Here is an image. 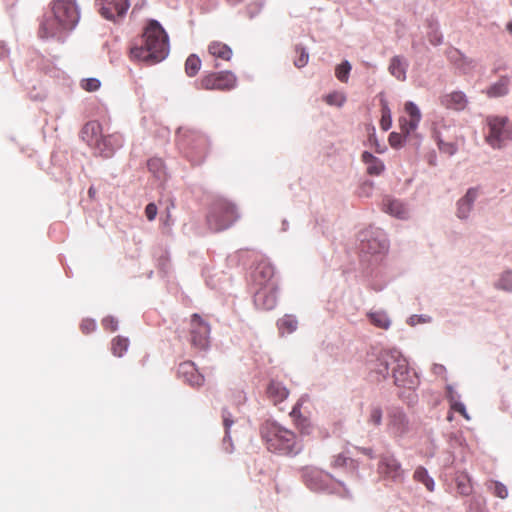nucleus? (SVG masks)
<instances>
[{
    "instance_id": "obj_5",
    "label": "nucleus",
    "mask_w": 512,
    "mask_h": 512,
    "mask_svg": "<svg viewBox=\"0 0 512 512\" xmlns=\"http://www.w3.org/2000/svg\"><path fill=\"white\" fill-rule=\"evenodd\" d=\"M305 485L312 491L349 496V491L342 481L336 480L331 474L316 467H305L302 470Z\"/></svg>"
},
{
    "instance_id": "obj_47",
    "label": "nucleus",
    "mask_w": 512,
    "mask_h": 512,
    "mask_svg": "<svg viewBox=\"0 0 512 512\" xmlns=\"http://www.w3.org/2000/svg\"><path fill=\"white\" fill-rule=\"evenodd\" d=\"M491 489L493 493L501 499H505L508 496L507 487L500 482H493Z\"/></svg>"
},
{
    "instance_id": "obj_60",
    "label": "nucleus",
    "mask_w": 512,
    "mask_h": 512,
    "mask_svg": "<svg viewBox=\"0 0 512 512\" xmlns=\"http://www.w3.org/2000/svg\"><path fill=\"white\" fill-rule=\"evenodd\" d=\"M290 416L293 418L294 422H296L297 419H301L302 418V415H301V412H300V404L297 403L292 411L290 412Z\"/></svg>"
},
{
    "instance_id": "obj_45",
    "label": "nucleus",
    "mask_w": 512,
    "mask_h": 512,
    "mask_svg": "<svg viewBox=\"0 0 512 512\" xmlns=\"http://www.w3.org/2000/svg\"><path fill=\"white\" fill-rule=\"evenodd\" d=\"M101 82L97 78H87L83 79L81 82V87L89 92H93L99 89Z\"/></svg>"
},
{
    "instance_id": "obj_2",
    "label": "nucleus",
    "mask_w": 512,
    "mask_h": 512,
    "mask_svg": "<svg viewBox=\"0 0 512 512\" xmlns=\"http://www.w3.org/2000/svg\"><path fill=\"white\" fill-rule=\"evenodd\" d=\"M51 12L52 15L45 17L40 24L39 37L63 41L80 20L79 6L76 0H54Z\"/></svg>"
},
{
    "instance_id": "obj_42",
    "label": "nucleus",
    "mask_w": 512,
    "mask_h": 512,
    "mask_svg": "<svg viewBox=\"0 0 512 512\" xmlns=\"http://www.w3.org/2000/svg\"><path fill=\"white\" fill-rule=\"evenodd\" d=\"M457 490L461 495L467 496L471 493L470 480L466 476L457 478Z\"/></svg>"
},
{
    "instance_id": "obj_19",
    "label": "nucleus",
    "mask_w": 512,
    "mask_h": 512,
    "mask_svg": "<svg viewBox=\"0 0 512 512\" xmlns=\"http://www.w3.org/2000/svg\"><path fill=\"white\" fill-rule=\"evenodd\" d=\"M274 275L275 269L268 262H260L252 273L253 280L259 287H264L265 285H276Z\"/></svg>"
},
{
    "instance_id": "obj_25",
    "label": "nucleus",
    "mask_w": 512,
    "mask_h": 512,
    "mask_svg": "<svg viewBox=\"0 0 512 512\" xmlns=\"http://www.w3.org/2000/svg\"><path fill=\"white\" fill-rule=\"evenodd\" d=\"M267 394L274 404H277L288 397L289 391L281 382L271 381L267 387Z\"/></svg>"
},
{
    "instance_id": "obj_44",
    "label": "nucleus",
    "mask_w": 512,
    "mask_h": 512,
    "mask_svg": "<svg viewBox=\"0 0 512 512\" xmlns=\"http://www.w3.org/2000/svg\"><path fill=\"white\" fill-rule=\"evenodd\" d=\"M295 424L302 435H309L312 432V424L305 417L297 419Z\"/></svg>"
},
{
    "instance_id": "obj_1",
    "label": "nucleus",
    "mask_w": 512,
    "mask_h": 512,
    "mask_svg": "<svg viewBox=\"0 0 512 512\" xmlns=\"http://www.w3.org/2000/svg\"><path fill=\"white\" fill-rule=\"evenodd\" d=\"M367 363L378 380H385L391 375L396 386L409 390L415 389L419 383L416 373L409 367L407 358L398 348H385L371 353Z\"/></svg>"
},
{
    "instance_id": "obj_35",
    "label": "nucleus",
    "mask_w": 512,
    "mask_h": 512,
    "mask_svg": "<svg viewBox=\"0 0 512 512\" xmlns=\"http://www.w3.org/2000/svg\"><path fill=\"white\" fill-rule=\"evenodd\" d=\"M414 479L422 483L429 491H433L435 482L432 477L429 476L428 471L424 467H418L414 472Z\"/></svg>"
},
{
    "instance_id": "obj_48",
    "label": "nucleus",
    "mask_w": 512,
    "mask_h": 512,
    "mask_svg": "<svg viewBox=\"0 0 512 512\" xmlns=\"http://www.w3.org/2000/svg\"><path fill=\"white\" fill-rule=\"evenodd\" d=\"M431 317L428 316V315H425V314H421V315H417V314H414L412 316H410L408 318V324L410 326H416L418 324H422V323H429L431 322Z\"/></svg>"
},
{
    "instance_id": "obj_27",
    "label": "nucleus",
    "mask_w": 512,
    "mask_h": 512,
    "mask_svg": "<svg viewBox=\"0 0 512 512\" xmlns=\"http://www.w3.org/2000/svg\"><path fill=\"white\" fill-rule=\"evenodd\" d=\"M147 167L158 182L164 183L166 181L167 172L163 160L161 158L149 159L147 162Z\"/></svg>"
},
{
    "instance_id": "obj_41",
    "label": "nucleus",
    "mask_w": 512,
    "mask_h": 512,
    "mask_svg": "<svg viewBox=\"0 0 512 512\" xmlns=\"http://www.w3.org/2000/svg\"><path fill=\"white\" fill-rule=\"evenodd\" d=\"M437 137V145L441 152L446 153L450 156L454 155L457 152V146L453 142H445L438 135Z\"/></svg>"
},
{
    "instance_id": "obj_20",
    "label": "nucleus",
    "mask_w": 512,
    "mask_h": 512,
    "mask_svg": "<svg viewBox=\"0 0 512 512\" xmlns=\"http://www.w3.org/2000/svg\"><path fill=\"white\" fill-rule=\"evenodd\" d=\"M440 103L447 109L462 111L466 108L468 99L464 92L453 91L441 96Z\"/></svg>"
},
{
    "instance_id": "obj_37",
    "label": "nucleus",
    "mask_w": 512,
    "mask_h": 512,
    "mask_svg": "<svg viewBox=\"0 0 512 512\" xmlns=\"http://www.w3.org/2000/svg\"><path fill=\"white\" fill-rule=\"evenodd\" d=\"M405 112L409 115L410 120H412V127H418L422 115L419 107L413 101H407L405 103Z\"/></svg>"
},
{
    "instance_id": "obj_7",
    "label": "nucleus",
    "mask_w": 512,
    "mask_h": 512,
    "mask_svg": "<svg viewBox=\"0 0 512 512\" xmlns=\"http://www.w3.org/2000/svg\"><path fill=\"white\" fill-rule=\"evenodd\" d=\"M357 248L361 257L377 256L388 251L389 242L382 229L370 226L357 234Z\"/></svg>"
},
{
    "instance_id": "obj_32",
    "label": "nucleus",
    "mask_w": 512,
    "mask_h": 512,
    "mask_svg": "<svg viewBox=\"0 0 512 512\" xmlns=\"http://www.w3.org/2000/svg\"><path fill=\"white\" fill-rule=\"evenodd\" d=\"M510 80L508 77H501L496 83H493L487 89V95L489 97H501L508 93Z\"/></svg>"
},
{
    "instance_id": "obj_54",
    "label": "nucleus",
    "mask_w": 512,
    "mask_h": 512,
    "mask_svg": "<svg viewBox=\"0 0 512 512\" xmlns=\"http://www.w3.org/2000/svg\"><path fill=\"white\" fill-rule=\"evenodd\" d=\"M451 408L460 413L465 419L470 420V416L467 413L466 407L464 403H462L460 400L455 402L454 404H451Z\"/></svg>"
},
{
    "instance_id": "obj_18",
    "label": "nucleus",
    "mask_w": 512,
    "mask_h": 512,
    "mask_svg": "<svg viewBox=\"0 0 512 512\" xmlns=\"http://www.w3.org/2000/svg\"><path fill=\"white\" fill-rule=\"evenodd\" d=\"M121 146L122 139L120 135L113 134L105 137L101 135L93 150L95 154L109 158L114 154L115 150Z\"/></svg>"
},
{
    "instance_id": "obj_52",
    "label": "nucleus",
    "mask_w": 512,
    "mask_h": 512,
    "mask_svg": "<svg viewBox=\"0 0 512 512\" xmlns=\"http://www.w3.org/2000/svg\"><path fill=\"white\" fill-rule=\"evenodd\" d=\"M400 125L401 131L405 136L409 135L410 133L414 132L417 129V127H412V120H407L406 118L400 119Z\"/></svg>"
},
{
    "instance_id": "obj_8",
    "label": "nucleus",
    "mask_w": 512,
    "mask_h": 512,
    "mask_svg": "<svg viewBox=\"0 0 512 512\" xmlns=\"http://www.w3.org/2000/svg\"><path fill=\"white\" fill-rule=\"evenodd\" d=\"M239 218L235 204L218 199L213 202L207 215V224L211 231L219 232L231 227Z\"/></svg>"
},
{
    "instance_id": "obj_36",
    "label": "nucleus",
    "mask_w": 512,
    "mask_h": 512,
    "mask_svg": "<svg viewBox=\"0 0 512 512\" xmlns=\"http://www.w3.org/2000/svg\"><path fill=\"white\" fill-rule=\"evenodd\" d=\"M201 68V59L196 54L188 56L185 62V72L189 77L195 76Z\"/></svg>"
},
{
    "instance_id": "obj_29",
    "label": "nucleus",
    "mask_w": 512,
    "mask_h": 512,
    "mask_svg": "<svg viewBox=\"0 0 512 512\" xmlns=\"http://www.w3.org/2000/svg\"><path fill=\"white\" fill-rule=\"evenodd\" d=\"M494 288L506 293H512V269H507L498 275Z\"/></svg>"
},
{
    "instance_id": "obj_9",
    "label": "nucleus",
    "mask_w": 512,
    "mask_h": 512,
    "mask_svg": "<svg viewBox=\"0 0 512 512\" xmlns=\"http://www.w3.org/2000/svg\"><path fill=\"white\" fill-rule=\"evenodd\" d=\"M413 430V424L403 408L392 406L388 409L386 431L391 438L399 442L409 437Z\"/></svg>"
},
{
    "instance_id": "obj_55",
    "label": "nucleus",
    "mask_w": 512,
    "mask_h": 512,
    "mask_svg": "<svg viewBox=\"0 0 512 512\" xmlns=\"http://www.w3.org/2000/svg\"><path fill=\"white\" fill-rule=\"evenodd\" d=\"M96 328V322L93 319H85L81 323V330L83 333H90Z\"/></svg>"
},
{
    "instance_id": "obj_22",
    "label": "nucleus",
    "mask_w": 512,
    "mask_h": 512,
    "mask_svg": "<svg viewBox=\"0 0 512 512\" xmlns=\"http://www.w3.org/2000/svg\"><path fill=\"white\" fill-rule=\"evenodd\" d=\"M383 209L386 213L398 219H407L409 210L400 200L387 198L383 201Z\"/></svg>"
},
{
    "instance_id": "obj_30",
    "label": "nucleus",
    "mask_w": 512,
    "mask_h": 512,
    "mask_svg": "<svg viewBox=\"0 0 512 512\" xmlns=\"http://www.w3.org/2000/svg\"><path fill=\"white\" fill-rule=\"evenodd\" d=\"M208 51L212 56H215L223 60H230V58L232 57L231 48L228 45L221 42L210 43L208 46Z\"/></svg>"
},
{
    "instance_id": "obj_23",
    "label": "nucleus",
    "mask_w": 512,
    "mask_h": 512,
    "mask_svg": "<svg viewBox=\"0 0 512 512\" xmlns=\"http://www.w3.org/2000/svg\"><path fill=\"white\" fill-rule=\"evenodd\" d=\"M448 58L464 74L469 73L475 67V62L457 49L450 50Z\"/></svg>"
},
{
    "instance_id": "obj_28",
    "label": "nucleus",
    "mask_w": 512,
    "mask_h": 512,
    "mask_svg": "<svg viewBox=\"0 0 512 512\" xmlns=\"http://www.w3.org/2000/svg\"><path fill=\"white\" fill-rule=\"evenodd\" d=\"M363 161L367 165V172L371 175H380L384 170V164L370 152L365 151L362 155Z\"/></svg>"
},
{
    "instance_id": "obj_6",
    "label": "nucleus",
    "mask_w": 512,
    "mask_h": 512,
    "mask_svg": "<svg viewBox=\"0 0 512 512\" xmlns=\"http://www.w3.org/2000/svg\"><path fill=\"white\" fill-rule=\"evenodd\" d=\"M485 125V141L492 149H504L512 141V123L508 117L488 115Z\"/></svg>"
},
{
    "instance_id": "obj_53",
    "label": "nucleus",
    "mask_w": 512,
    "mask_h": 512,
    "mask_svg": "<svg viewBox=\"0 0 512 512\" xmlns=\"http://www.w3.org/2000/svg\"><path fill=\"white\" fill-rule=\"evenodd\" d=\"M399 397L409 406L415 405L418 401V396L413 391H409L407 395H405V393H401Z\"/></svg>"
},
{
    "instance_id": "obj_24",
    "label": "nucleus",
    "mask_w": 512,
    "mask_h": 512,
    "mask_svg": "<svg viewBox=\"0 0 512 512\" xmlns=\"http://www.w3.org/2000/svg\"><path fill=\"white\" fill-rule=\"evenodd\" d=\"M409 63L406 58L403 56H394L389 64V72L392 76L397 78L400 81H404L406 79V72Z\"/></svg>"
},
{
    "instance_id": "obj_10",
    "label": "nucleus",
    "mask_w": 512,
    "mask_h": 512,
    "mask_svg": "<svg viewBox=\"0 0 512 512\" xmlns=\"http://www.w3.org/2000/svg\"><path fill=\"white\" fill-rule=\"evenodd\" d=\"M377 473L387 485H398L406 478L405 470L397 457L390 452L380 455L377 465Z\"/></svg>"
},
{
    "instance_id": "obj_3",
    "label": "nucleus",
    "mask_w": 512,
    "mask_h": 512,
    "mask_svg": "<svg viewBox=\"0 0 512 512\" xmlns=\"http://www.w3.org/2000/svg\"><path fill=\"white\" fill-rule=\"evenodd\" d=\"M169 38L157 20H150L143 34V45L131 48V57L148 64L164 60L169 54Z\"/></svg>"
},
{
    "instance_id": "obj_46",
    "label": "nucleus",
    "mask_w": 512,
    "mask_h": 512,
    "mask_svg": "<svg viewBox=\"0 0 512 512\" xmlns=\"http://www.w3.org/2000/svg\"><path fill=\"white\" fill-rule=\"evenodd\" d=\"M430 31L428 33L429 41L432 45L437 46L442 43V35L438 31L437 25L430 24Z\"/></svg>"
},
{
    "instance_id": "obj_62",
    "label": "nucleus",
    "mask_w": 512,
    "mask_h": 512,
    "mask_svg": "<svg viewBox=\"0 0 512 512\" xmlns=\"http://www.w3.org/2000/svg\"><path fill=\"white\" fill-rule=\"evenodd\" d=\"M445 367L442 364H434L433 372L437 375H440L445 372Z\"/></svg>"
},
{
    "instance_id": "obj_4",
    "label": "nucleus",
    "mask_w": 512,
    "mask_h": 512,
    "mask_svg": "<svg viewBox=\"0 0 512 512\" xmlns=\"http://www.w3.org/2000/svg\"><path fill=\"white\" fill-rule=\"evenodd\" d=\"M260 433L271 452L295 456L303 449L296 435L276 422L266 421L261 426Z\"/></svg>"
},
{
    "instance_id": "obj_50",
    "label": "nucleus",
    "mask_w": 512,
    "mask_h": 512,
    "mask_svg": "<svg viewBox=\"0 0 512 512\" xmlns=\"http://www.w3.org/2000/svg\"><path fill=\"white\" fill-rule=\"evenodd\" d=\"M332 465L335 468L353 465V460L351 458L345 457L342 454H339L334 458Z\"/></svg>"
},
{
    "instance_id": "obj_16",
    "label": "nucleus",
    "mask_w": 512,
    "mask_h": 512,
    "mask_svg": "<svg viewBox=\"0 0 512 512\" xmlns=\"http://www.w3.org/2000/svg\"><path fill=\"white\" fill-rule=\"evenodd\" d=\"M479 197V188H469L456 204V216L460 220H467L473 211L475 201Z\"/></svg>"
},
{
    "instance_id": "obj_61",
    "label": "nucleus",
    "mask_w": 512,
    "mask_h": 512,
    "mask_svg": "<svg viewBox=\"0 0 512 512\" xmlns=\"http://www.w3.org/2000/svg\"><path fill=\"white\" fill-rule=\"evenodd\" d=\"M9 54V49L4 42H0V58H5Z\"/></svg>"
},
{
    "instance_id": "obj_49",
    "label": "nucleus",
    "mask_w": 512,
    "mask_h": 512,
    "mask_svg": "<svg viewBox=\"0 0 512 512\" xmlns=\"http://www.w3.org/2000/svg\"><path fill=\"white\" fill-rule=\"evenodd\" d=\"M380 124H381V128L384 131H387L391 128V125H392L391 113L387 107L383 108Z\"/></svg>"
},
{
    "instance_id": "obj_56",
    "label": "nucleus",
    "mask_w": 512,
    "mask_h": 512,
    "mask_svg": "<svg viewBox=\"0 0 512 512\" xmlns=\"http://www.w3.org/2000/svg\"><path fill=\"white\" fill-rule=\"evenodd\" d=\"M102 324L106 329H110L111 331H116L118 329L117 319L111 316L104 318Z\"/></svg>"
},
{
    "instance_id": "obj_31",
    "label": "nucleus",
    "mask_w": 512,
    "mask_h": 512,
    "mask_svg": "<svg viewBox=\"0 0 512 512\" xmlns=\"http://www.w3.org/2000/svg\"><path fill=\"white\" fill-rule=\"evenodd\" d=\"M368 318L374 326L381 329L387 330L391 325V319L383 310L372 311L368 313Z\"/></svg>"
},
{
    "instance_id": "obj_51",
    "label": "nucleus",
    "mask_w": 512,
    "mask_h": 512,
    "mask_svg": "<svg viewBox=\"0 0 512 512\" xmlns=\"http://www.w3.org/2000/svg\"><path fill=\"white\" fill-rule=\"evenodd\" d=\"M403 135L401 133H397V132H392L390 133L389 135V143L392 147L394 148H399L402 146V143H403Z\"/></svg>"
},
{
    "instance_id": "obj_34",
    "label": "nucleus",
    "mask_w": 512,
    "mask_h": 512,
    "mask_svg": "<svg viewBox=\"0 0 512 512\" xmlns=\"http://www.w3.org/2000/svg\"><path fill=\"white\" fill-rule=\"evenodd\" d=\"M277 325L281 334H290L297 329L298 321L292 315H285L283 318L278 320Z\"/></svg>"
},
{
    "instance_id": "obj_21",
    "label": "nucleus",
    "mask_w": 512,
    "mask_h": 512,
    "mask_svg": "<svg viewBox=\"0 0 512 512\" xmlns=\"http://www.w3.org/2000/svg\"><path fill=\"white\" fill-rule=\"evenodd\" d=\"M102 133H101V127H100V124L95 122V121H91V122H88L84 125V127L82 128L81 130V138L84 142L87 143V145L89 147H91L92 149L95 148L97 142L99 141L100 137H101Z\"/></svg>"
},
{
    "instance_id": "obj_40",
    "label": "nucleus",
    "mask_w": 512,
    "mask_h": 512,
    "mask_svg": "<svg viewBox=\"0 0 512 512\" xmlns=\"http://www.w3.org/2000/svg\"><path fill=\"white\" fill-rule=\"evenodd\" d=\"M351 68V64L347 60L339 64L335 69V75L337 79L343 83H346L348 81Z\"/></svg>"
},
{
    "instance_id": "obj_43",
    "label": "nucleus",
    "mask_w": 512,
    "mask_h": 512,
    "mask_svg": "<svg viewBox=\"0 0 512 512\" xmlns=\"http://www.w3.org/2000/svg\"><path fill=\"white\" fill-rule=\"evenodd\" d=\"M327 104L341 107L344 105L346 98L343 94L334 92L330 93L325 98Z\"/></svg>"
},
{
    "instance_id": "obj_39",
    "label": "nucleus",
    "mask_w": 512,
    "mask_h": 512,
    "mask_svg": "<svg viewBox=\"0 0 512 512\" xmlns=\"http://www.w3.org/2000/svg\"><path fill=\"white\" fill-rule=\"evenodd\" d=\"M295 53H296V58L294 59V65L297 68L305 67L309 61V53L306 50V48H304L300 45H297L295 47Z\"/></svg>"
},
{
    "instance_id": "obj_14",
    "label": "nucleus",
    "mask_w": 512,
    "mask_h": 512,
    "mask_svg": "<svg viewBox=\"0 0 512 512\" xmlns=\"http://www.w3.org/2000/svg\"><path fill=\"white\" fill-rule=\"evenodd\" d=\"M100 14L107 20L122 18L130 7L129 0H95Z\"/></svg>"
},
{
    "instance_id": "obj_11",
    "label": "nucleus",
    "mask_w": 512,
    "mask_h": 512,
    "mask_svg": "<svg viewBox=\"0 0 512 512\" xmlns=\"http://www.w3.org/2000/svg\"><path fill=\"white\" fill-rule=\"evenodd\" d=\"M177 142L183 149H189L197 156H201L209 144L204 134L186 127H180L177 130Z\"/></svg>"
},
{
    "instance_id": "obj_38",
    "label": "nucleus",
    "mask_w": 512,
    "mask_h": 512,
    "mask_svg": "<svg viewBox=\"0 0 512 512\" xmlns=\"http://www.w3.org/2000/svg\"><path fill=\"white\" fill-rule=\"evenodd\" d=\"M129 341L127 338L116 337L112 341V353L117 357H122L127 351Z\"/></svg>"
},
{
    "instance_id": "obj_63",
    "label": "nucleus",
    "mask_w": 512,
    "mask_h": 512,
    "mask_svg": "<svg viewBox=\"0 0 512 512\" xmlns=\"http://www.w3.org/2000/svg\"><path fill=\"white\" fill-rule=\"evenodd\" d=\"M362 452L366 454L369 458L373 459L375 458L374 451L371 448H363Z\"/></svg>"
},
{
    "instance_id": "obj_17",
    "label": "nucleus",
    "mask_w": 512,
    "mask_h": 512,
    "mask_svg": "<svg viewBox=\"0 0 512 512\" xmlns=\"http://www.w3.org/2000/svg\"><path fill=\"white\" fill-rule=\"evenodd\" d=\"M177 373L179 378L193 387L201 386L204 382V376L197 370L192 361L180 363Z\"/></svg>"
},
{
    "instance_id": "obj_59",
    "label": "nucleus",
    "mask_w": 512,
    "mask_h": 512,
    "mask_svg": "<svg viewBox=\"0 0 512 512\" xmlns=\"http://www.w3.org/2000/svg\"><path fill=\"white\" fill-rule=\"evenodd\" d=\"M261 8H262V4L256 3L253 5H249L247 7V13H248L249 17L253 18L254 16H256L260 12Z\"/></svg>"
},
{
    "instance_id": "obj_26",
    "label": "nucleus",
    "mask_w": 512,
    "mask_h": 512,
    "mask_svg": "<svg viewBox=\"0 0 512 512\" xmlns=\"http://www.w3.org/2000/svg\"><path fill=\"white\" fill-rule=\"evenodd\" d=\"M222 419L223 426L225 428V436L223 438V449L226 452L231 453L233 451V444L231 442L230 437V428L234 424V419L232 414L226 408L222 410Z\"/></svg>"
},
{
    "instance_id": "obj_13",
    "label": "nucleus",
    "mask_w": 512,
    "mask_h": 512,
    "mask_svg": "<svg viewBox=\"0 0 512 512\" xmlns=\"http://www.w3.org/2000/svg\"><path fill=\"white\" fill-rule=\"evenodd\" d=\"M236 83L237 77L231 71L210 73L201 79V87L206 90H231Z\"/></svg>"
},
{
    "instance_id": "obj_64",
    "label": "nucleus",
    "mask_w": 512,
    "mask_h": 512,
    "mask_svg": "<svg viewBox=\"0 0 512 512\" xmlns=\"http://www.w3.org/2000/svg\"><path fill=\"white\" fill-rule=\"evenodd\" d=\"M88 193H89L90 197H93L95 195V189L93 187H90L88 190Z\"/></svg>"
},
{
    "instance_id": "obj_15",
    "label": "nucleus",
    "mask_w": 512,
    "mask_h": 512,
    "mask_svg": "<svg viewBox=\"0 0 512 512\" xmlns=\"http://www.w3.org/2000/svg\"><path fill=\"white\" fill-rule=\"evenodd\" d=\"M254 304L258 309H273L277 304L276 285L259 287L254 294Z\"/></svg>"
},
{
    "instance_id": "obj_58",
    "label": "nucleus",
    "mask_w": 512,
    "mask_h": 512,
    "mask_svg": "<svg viewBox=\"0 0 512 512\" xmlns=\"http://www.w3.org/2000/svg\"><path fill=\"white\" fill-rule=\"evenodd\" d=\"M145 214L148 220H154L157 215V206L154 203H149L145 208Z\"/></svg>"
},
{
    "instance_id": "obj_33",
    "label": "nucleus",
    "mask_w": 512,
    "mask_h": 512,
    "mask_svg": "<svg viewBox=\"0 0 512 512\" xmlns=\"http://www.w3.org/2000/svg\"><path fill=\"white\" fill-rule=\"evenodd\" d=\"M383 422V409L380 404L372 403L367 411V423L379 427Z\"/></svg>"
},
{
    "instance_id": "obj_57",
    "label": "nucleus",
    "mask_w": 512,
    "mask_h": 512,
    "mask_svg": "<svg viewBox=\"0 0 512 512\" xmlns=\"http://www.w3.org/2000/svg\"><path fill=\"white\" fill-rule=\"evenodd\" d=\"M446 390L447 398L450 402V405L460 400V395L454 390V388L451 385H447Z\"/></svg>"
},
{
    "instance_id": "obj_12",
    "label": "nucleus",
    "mask_w": 512,
    "mask_h": 512,
    "mask_svg": "<svg viewBox=\"0 0 512 512\" xmlns=\"http://www.w3.org/2000/svg\"><path fill=\"white\" fill-rule=\"evenodd\" d=\"M210 325L198 314L191 317V344L198 350L204 351L210 345Z\"/></svg>"
}]
</instances>
